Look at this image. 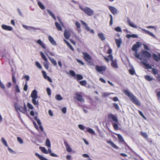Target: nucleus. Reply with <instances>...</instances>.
<instances>
[{
  "mask_svg": "<svg viewBox=\"0 0 160 160\" xmlns=\"http://www.w3.org/2000/svg\"><path fill=\"white\" fill-rule=\"evenodd\" d=\"M123 92L126 95L129 97L130 100L132 102L137 106H140V103L139 100L132 93L127 90H124Z\"/></svg>",
  "mask_w": 160,
  "mask_h": 160,
  "instance_id": "nucleus-1",
  "label": "nucleus"
},
{
  "mask_svg": "<svg viewBox=\"0 0 160 160\" xmlns=\"http://www.w3.org/2000/svg\"><path fill=\"white\" fill-rule=\"evenodd\" d=\"M83 58L87 64L91 66L94 65L93 62L91 61L92 58L91 56L88 53L86 52H83Z\"/></svg>",
  "mask_w": 160,
  "mask_h": 160,
  "instance_id": "nucleus-2",
  "label": "nucleus"
},
{
  "mask_svg": "<svg viewBox=\"0 0 160 160\" xmlns=\"http://www.w3.org/2000/svg\"><path fill=\"white\" fill-rule=\"evenodd\" d=\"M80 8L88 16H92L94 14L93 11L88 7H85L84 8L80 6Z\"/></svg>",
  "mask_w": 160,
  "mask_h": 160,
  "instance_id": "nucleus-3",
  "label": "nucleus"
},
{
  "mask_svg": "<svg viewBox=\"0 0 160 160\" xmlns=\"http://www.w3.org/2000/svg\"><path fill=\"white\" fill-rule=\"evenodd\" d=\"M15 108L16 110H19L23 113H25L27 112V107L25 103H24L23 107L21 106H18L16 103L15 104Z\"/></svg>",
  "mask_w": 160,
  "mask_h": 160,
  "instance_id": "nucleus-4",
  "label": "nucleus"
},
{
  "mask_svg": "<svg viewBox=\"0 0 160 160\" xmlns=\"http://www.w3.org/2000/svg\"><path fill=\"white\" fill-rule=\"evenodd\" d=\"M36 43L39 44L41 46L42 48L44 49V52L46 55L48 57V53H49V52H50V51L48 49H47L46 47V45L42 41H41L40 39H38L36 41Z\"/></svg>",
  "mask_w": 160,
  "mask_h": 160,
  "instance_id": "nucleus-5",
  "label": "nucleus"
},
{
  "mask_svg": "<svg viewBox=\"0 0 160 160\" xmlns=\"http://www.w3.org/2000/svg\"><path fill=\"white\" fill-rule=\"evenodd\" d=\"M74 98L81 102H85V100L82 98V96L81 92H76L75 94V96L74 97Z\"/></svg>",
  "mask_w": 160,
  "mask_h": 160,
  "instance_id": "nucleus-6",
  "label": "nucleus"
},
{
  "mask_svg": "<svg viewBox=\"0 0 160 160\" xmlns=\"http://www.w3.org/2000/svg\"><path fill=\"white\" fill-rule=\"evenodd\" d=\"M110 58V60L111 61V66L114 68H118L117 64V61L116 59L114 60L112 54L109 55L108 56Z\"/></svg>",
  "mask_w": 160,
  "mask_h": 160,
  "instance_id": "nucleus-7",
  "label": "nucleus"
},
{
  "mask_svg": "<svg viewBox=\"0 0 160 160\" xmlns=\"http://www.w3.org/2000/svg\"><path fill=\"white\" fill-rule=\"evenodd\" d=\"M142 55H141V56L142 58L143 56H145L148 58H150L152 57L151 54L148 51L145 50H142Z\"/></svg>",
  "mask_w": 160,
  "mask_h": 160,
  "instance_id": "nucleus-8",
  "label": "nucleus"
},
{
  "mask_svg": "<svg viewBox=\"0 0 160 160\" xmlns=\"http://www.w3.org/2000/svg\"><path fill=\"white\" fill-rule=\"evenodd\" d=\"M108 9L111 13L114 15L117 13L118 10L116 8L112 6H109Z\"/></svg>",
  "mask_w": 160,
  "mask_h": 160,
  "instance_id": "nucleus-9",
  "label": "nucleus"
},
{
  "mask_svg": "<svg viewBox=\"0 0 160 160\" xmlns=\"http://www.w3.org/2000/svg\"><path fill=\"white\" fill-rule=\"evenodd\" d=\"M108 118L109 119H112L113 121L115 122L118 123V120L117 119V117L114 116L112 114H109L108 116Z\"/></svg>",
  "mask_w": 160,
  "mask_h": 160,
  "instance_id": "nucleus-10",
  "label": "nucleus"
},
{
  "mask_svg": "<svg viewBox=\"0 0 160 160\" xmlns=\"http://www.w3.org/2000/svg\"><path fill=\"white\" fill-rule=\"evenodd\" d=\"M1 26L3 29L6 31H11L13 29L12 27L4 24L2 25Z\"/></svg>",
  "mask_w": 160,
  "mask_h": 160,
  "instance_id": "nucleus-11",
  "label": "nucleus"
},
{
  "mask_svg": "<svg viewBox=\"0 0 160 160\" xmlns=\"http://www.w3.org/2000/svg\"><path fill=\"white\" fill-rule=\"evenodd\" d=\"M64 143L66 147L67 151L68 152H71L72 151V149L66 140L64 141Z\"/></svg>",
  "mask_w": 160,
  "mask_h": 160,
  "instance_id": "nucleus-12",
  "label": "nucleus"
},
{
  "mask_svg": "<svg viewBox=\"0 0 160 160\" xmlns=\"http://www.w3.org/2000/svg\"><path fill=\"white\" fill-rule=\"evenodd\" d=\"M37 92V91L36 90H34L32 92L31 96L32 99L38 98V96Z\"/></svg>",
  "mask_w": 160,
  "mask_h": 160,
  "instance_id": "nucleus-13",
  "label": "nucleus"
},
{
  "mask_svg": "<svg viewBox=\"0 0 160 160\" xmlns=\"http://www.w3.org/2000/svg\"><path fill=\"white\" fill-rule=\"evenodd\" d=\"M139 44V42H137V44H134L132 47V50L137 52L138 51V48L140 47Z\"/></svg>",
  "mask_w": 160,
  "mask_h": 160,
  "instance_id": "nucleus-14",
  "label": "nucleus"
},
{
  "mask_svg": "<svg viewBox=\"0 0 160 160\" xmlns=\"http://www.w3.org/2000/svg\"><path fill=\"white\" fill-rule=\"evenodd\" d=\"M42 74H43L44 78L45 79H47L50 82H52V81L51 78L46 74V73L44 71H42Z\"/></svg>",
  "mask_w": 160,
  "mask_h": 160,
  "instance_id": "nucleus-15",
  "label": "nucleus"
},
{
  "mask_svg": "<svg viewBox=\"0 0 160 160\" xmlns=\"http://www.w3.org/2000/svg\"><path fill=\"white\" fill-rule=\"evenodd\" d=\"M64 37L66 39H68L70 37V33L69 31L65 30L64 33Z\"/></svg>",
  "mask_w": 160,
  "mask_h": 160,
  "instance_id": "nucleus-16",
  "label": "nucleus"
},
{
  "mask_svg": "<svg viewBox=\"0 0 160 160\" xmlns=\"http://www.w3.org/2000/svg\"><path fill=\"white\" fill-rule=\"evenodd\" d=\"M98 36L102 41L105 40L106 38L104 34L102 32H100L98 34Z\"/></svg>",
  "mask_w": 160,
  "mask_h": 160,
  "instance_id": "nucleus-17",
  "label": "nucleus"
},
{
  "mask_svg": "<svg viewBox=\"0 0 160 160\" xmlns=\"http://www.w3.org/2000/svg\"><path fill=\"white\" fill-rule=\"evenodd\" d=\"M107 142L110 144L112 147L116 149H118L119 148L113 142L111 141L108 140L107 141Z\"/></svg>",
  "mask_w": 160,
  "mask_h": 160,
  "instance_id": "nucleus-18",
  "label": "nucleus"
},
{
  "mask_svg": "<svg viewBox=\"0 0 160 160\" xmlns=\"http://www.w3.org/2000/svg\"><path fill=\"white\" fill-rule=\"evenodd\" d=\"M153 59L157 61H160V54L158 55L155 54H153L152 55Z\"/></svg>",
  "mask_w": 160,
  "mask_h": 160,
  "instance_id": "nucleus-19",
  "label": "nucleus"
},
{
  "mask_svg": "<svg viewBox=\"0 0 160 160\" xmlns=\"http://www.w3.org/2000/svg\"><path fill=\"white\" fill-rule=\"evenodd\" d=\"M48 40L50 43L53 45H56V43L54 40L53 38L51 36L49 35L48 36Z\"/></svg>",
  "mask_w": 160,
  "mask_h": 160,
  "instance_id": "nucleus-20",
  "label": "nucleus"
},
{
  "mask_svg": "<svg viewBox=\"0 0 160 160\" xmlns=\"http://www.w3.org/2000/svg\"><path fill=\"white\" fill-rule=\"evenodd\" d=\"M127 22L128 24L131 27L134 28H137V26L135 25L133 22H131L129 18H128Z\"/></svg>",
  "mask_w": 160,
  "mask_h": 160,
  "instance_id": "nucleus-21",
  "label": "nucleus"
},
{
  "mask_svg": "<svg viewBox=\"0 0 160 160\" xmlns=\"http://www.w3.org/2000/svg\"><path fill=\"white\" fill-rule=\"evenodd\" d=\"M115 42L117 44V46L118 48L120 47L121 44L122 42V40L121 38L119 39H115Z\"/></svg>",
  "mask_w": 160,
  "mask_h": 160,
  "instance_id": "nucleus-22",
  "label": "nucleus"
},
{
  "mask_svg": "<svg viewBox=\"0 0 160 160\" xmlns=\"http://www.w3.org/2000/svg\"><path fill=\"white\" fill-rule=\"evenodd\" d=\"M142 30L145 32V33L148 34L151 36L155 38V35L153 33L150 32L149 31L144 29H142Z\"/></svg>",
  "mask_w": 160,
  "mask_h": 160,
  "instance_id": "nucleus-23",
  "label": "nucleus"
},
{
  "mask_svg": "<svg viewBox=\"0 0 160 160\" xmlns=\"http://www.w3.org/2000/svg\"><path fill=\"white\" fill-rule=\"evenodd\" d=\"M95 68L96 70H105L106 69V67L105 66H99L97 65H96Z\"/></svg>",
  "mask_w": 160,
  "mask_h": 160,
  "instance_id": "nucleus-24",
  "label": "nucleus"
},
{
  "mask_svg": "<svg viewBox=\"0 0 160 160\" xmlns=\"http://www.w3.org/2000/svg\"><path fill=\"white\" fill-rule=\"evenodd\" d=\"M141 63L147 69H151L152 68V66L148 63H146L143 61H141Z\"/></svg>",
  "mask_w": 160,
  "mask_h": 160,
  "instance_id": "nucleus-25",
  "label": "nucleus"
},
{
  "mask_svg": "<svg viewBox=\"0 0 160 160\" xmlns=\"http://www.w3.org/2000/svg\"><path fill=\"white\" fill-rule=\"evenodd\" d=\"M55 26L57 28L59 31H62V28L61 25L58 22H55Z\"/></svg>",
  "mask_w": 160,
  "mask_h": 160,
  "instance_id": "nucleus-26",
  "label": "nucleus"
},
{
  "mask_svg": "<svg viewBox=\"0 0 160 160\" xmlns=\"http://www.w3.org/2000/svg\"><path fill=\"white\" fill-rule=\"evenodd\" d=\"M81 22L83 25L85 27V29L88 31H89L90 28L88 26L87 24L82 20H81Z\"/></svg>",
  "mask_w": 160,
  "mask_h": 160,
  "instance_id": "nucleus-27",
  "label": "nucleus"
},
{
  "mask_svg": "<svg viewBox=\"0 0 160 160\" xmlns=\"http://www.w3.org/2000/svg\"><path fill=\"white\" fill-rule=\"evenodd\" d=\"M81 22L83 25L85 27V29L88 31H89L90 28L88 26L87 24L82 20H81Z\"/></svg>",
  "mask_w": 160,
  "mask_h": 160,
  "instance_id": "nucleus-28",
  "label": "nucleus"
},
{
  "mask_svg": "<svg viewBox=\"0 0 160 160\" xmlns=\"http://www.w3.org/2000/svg\"><path fill=\"white\" fill-rule=\"evenodd\" d=\"M39 149L43 153L45 154L48 153V152L47 150L44 147H40Z\"/></svg>",
  "mask_w": 160,
  "mask_h": 160,
  "instance_id": "nucleus-29",
  "label": "nucleus"
},
{
  "mask_svg": "<svg viewBox=\"0 0 160 160\" xmlns=\"http://www.w3.org/2000/svg\"><path fill=\"white\" fill-rule=\"evenodd\" d=\"M115 134L117 136L118 139H119L120 141H121L122 142H124V140L122 136L120 134L115 133Z\"/></svg>",
  "mask_w": 160,
  "mask_h": 160,
  "instance_id": "nucleus-30",
  "label": "nucleus"
},
{
  "mask_svg": "<svg viewBox=\"0 0 160 160\" xmlns=\"http://www.w3.org/2000/svg\"><path fill=\"white\" fill-rule=\"evenodd\" d=\"M47 11L49 15H50L54 20H56V18L54 14H53V13L49 10L47 9Z\"/></svg>",
  "mask_w": 160,
  "mask_h": 160,
  "instance_id": "nucleus-31",
  "label": "nucleus"
},
{
  "mask_svg": "<svg viewBox=\"0 0 160 160\" xmlns=\"http://www.w3.org/2000/svg\"><path fill=\"white\" fill-rule=\"evenodd\" d=\"M40 53L42 58L43 59V60L44 61H45V62H47L48 61L47 58L46 57L43 53L42 52H40Z\"/></svg>",
  "mask_w": 160,
  "mask_h": 160,
  "instance_id": "nucleus-32",
  "label": "nucleus"
},
{
  "mask_svg": "<svg viewBox=\"0 0 160 160\" xmlns=\"http://www.w3.org/2000/svg\"><path fill=\"white\" fill-rule=\"evenodd\" d=\"M48 58L50 60L52 63L55 66H56L57 65V63L56 61L53 58H51L49 56H48Z\"/></svg>",
  "mask_w": 160,
  "mask_h": 160,
  "instance_id": "nucleus-33",
  "label": "nucleus"
},
{
  "mask_svg": "<svg viewBox=\"0 0 160 160\" xmlns=\"http://www.w3.org/2000/svg\"><path fill=\"white\" fill-rule=\"evenodd\" d=\"M37 98L32 99V102L33 104L35 105H37L38 107L39 105L38 101H36Z\"/></svg>",
  "mask_w": 160,
  "mask_h": 160,
  "instance_id": "nucleus-34",
  "label": "nucleus"
},
{
  "mask_svg": "<svg viewBox=\"0 0 160 160\" xmlns=\"http://www.w3.org/2000/svg\"><path fill=\"white\" fill-rule=\"evenodd\" d=\"M75 78L76 79L77 81H78L83 79V77L82 75L78 74L76 76V77H75Z\"/></svg>",
  "mask_w": 160,
  "mask_h": 160,
  "instance_id": "nucleus-35",
  "label": "nucleus"
},
{
  "mask_svg": "<svg viewBox=\"0 0 160 160\" xmlns=\"http://www.w3.org/2000/svg\"><path fill=\"white\" fill-rule=\"evenodd\" d=\"M144 77L145 79L148 81H150L153 80V78H152L148 75L144 76Z\"/></svg>",
  "mask_w": 160,
  "mask_h": 160,
  "instance_id": "nucleus-36",
  "label": "nucleus"
},
{
  "mask_svg": "<svg viewBox=\"0 0 160 160\" xmlns=\"http://www.w3.org/2000/svg\"><path fill=\"white\" fill-rule=\"evenodd\" d=\"M38 4L39 7L42 10H43L45 9V8L44 5L39 1L38 2Z\"/></svg>",
  "mask_w": 160,
  "mask_h": 160,
  "instance_id": "nucleus-37",
  "label": "nucleus"
},
{
  "mask_svg": "<svg viewBox=\"0 0 160 160\" xmlns=\"http://www.w3.org/2000/svg\"><path fill=\"white\" fill-rule=\"evenodd\" d=\"M48 153H49L50 154V155L52 157H58V156L56 154H54V153H52L51 150L50 148H48Z\"/></svg>",
  "mask_w": 160,
  "mask_h": 160,
  "instance_id": "nucleus-38",
  "label": "nucleus"
},
{
  "mask_svg": "<svg viewBox=\"0 0 160 160\" xmlns=\"http://www.w3.org/2000/svg\"><path fill=\"white\" fill-rule=\"evenodd\" d=\"M87 130L84 131V132H88L89 133L92 134H95L94 131L91 128H87Z\"/></svg>",
  "mask_w": 160,
  "mask_h": 160,
  "instance_id": "nucleus-39",
  "label": "nucleus"
},
{
  "mask_svg": "<svg viewBox=\"0 0 160 160\" xmlns=\"http://www.w3.org/2000/svg\"><path fill=\"white\" fill-rule=\"evenodd\" d=\"M46 145L49 148H50L51 145V143L50 141L47 138V139L46 141Z\"/></svg>",
  "mask_w": 160,
  "mask_h": 160,
  "instance_id": "nucleus-40",
  "label": "nucleus"
},
{
  "mask_svg": "<svg viewBox=\"0 0 160 160\" xmlns=\"http://www.w3.org/2000/svg\"><path fill=\"white\" fill-rule=\"evenodd\" d=\"M134 56L137 58L139 59L142 60L143 59V58L141 56V57H140V55L138 53L136 52V53L134 54Z\"/></svg>",
  "mask_w": 160,
  "mask_h": 160,
  "instance_id": "nucleus-41",
  "label": "nucleus"
},
{
  "mask_svg": "<svg viewBox=\"0 0 160 160\" xmlns=\"http://www.w3.org/2000/svg\"><path fill=\"white\" fill-rule=\"evenodd\" d=\"M1 141L3 143V144L6 147H8V145L6 141L4 139V138H2L1 139Z\"/></svg>",
  "mask_w": 160,
  "mask_h": 160,
  "instance_id": "nucleus-42",
  "label": "nucleus"
},
{
  "mask_svg": "<svg viewBox=\"0 0 160 160\" xmlns=\"http://www.w3.org/2000/svg\"><path fill=\"white\" fill-rule=\"evenodd\" d=\"M79 83L82 86H85L87 84V83L86 81L83 80L80 81L79 82Z\"/></svg>",
  "mask_w": 160,
  "mask_h": 160,
  "instance_id": "nucleus-43",
  "label": "nucleus"
},
{
  "mask_svg": "<svg viewBox=\"0 0 160 160\" xmlns=\"http://www.w3.org/2000/svg\"><path fill=\"white\" fill-rule=\"evenodd\" d=\"M113 126L114 129L115 130H118V126L117 123H113Z\"/></svg>",
  "mask_w": 160,
  "mask_h": 160,
  "instance_id": "nucleus-44",
  "label": "nucleus"
},
{
  "mask_svg": "<svg viewBox=\"0 0 160 160\" xmlns=\"http://www.w3.org/2000/svg\"><path fill=\"white\" fill-rule=\"evenodd\" d=\"M56 98L58 100H61L62 99V98L60 95H57L55 96Z\"/></svg>",
  "mask_w": 160,
  "mask_h": 160,
  "instance_id": "nucleus-45",
  "label": "nucleus"
},
{
  "mask_svg": "<svg viewBox=\"0 0 160 160\" xmlns=\"http://www.w3.org/2000/svg\"><path fill=\"white\" fill-rule=\"evenodd\" d=\"M69 73L74 78L76 77V74L74 71H69Z\"/></svg>",
  "mask_w": 160,
  "mask_h": 160,
  "instance_id": "nucleus-46",
  "label": "nucleus"
},
{
  "mask_svg": "<svg viewBox=\"0 0 160 160\" xmlns=\"http://www.w3.org/2000/svg\"><path fill=\"white\" fill-rule=\"evenodd\" d=\"M12 81L14 83H16V79L15 77L14 74L13 73L12 74Z\"/></svg>",
  "mask_w": 160,
  "mask_h": 160,
  "instance_id": "nucleus-47",
  "label": "nucleus"
},
{
  "mask_svg": "<svg viewBox=\"0 0 160 160\" xmlns=\"http://www.w3.org/2000/svg\"><path fill=\"white\" fill-rule=\"evenodd\" d=\"M35 65L36 67H37L39 69H41L42 68V67L38 62H36Z\"/></svg>",
  "mask_w": 160,
  "mask_h": 160,
  "instance_id": "nucleus-48",
  "label": "nucleus"
},
{
  "mask_svg": "<svg viewBox=\"0 0 160 160\" xmlns=\"http://www.w3.org/2000/svg\"><path fill=\"white\" fill-rule=\"evenodd\" d=\"M141 134L142 136L144 138H148V136L147 133L145 132H141Z\"/></svg>",
  "mask_w": 160,
  "mask_h": 160,
  "instance_id": "nucleus-49",
  "label": "nucleus"
},
{
  "mask_svg": "<svg viewBox=\"0 0 160 160\" xmlns=\"http://www.w3.org/2000/svg\"><path fill=\"white\" fill-rule=\"evenodd\" d=\"M109 16L110 18V25L111 26L113 23V17L112 15L110 14Z\"/></svg>",
  "mask_w": 160,
  "mask_h": 160,
  "instance_id": "nucleus-50",
  "label": "nucleus"
},
{
  "mask_svg": "<svg viewBox=\"0 0 160 160\" xmlns=\"http://www.w3.org/2000/svg\"><path fill=\"white\" fill-rule=\"evenodd\" d=\"M27 106L28 108L31 109H33V107L32 105L30 103L28 102L27 103Z\"/></svg>",
  "mask_w": 160,
  "mask_h": 160,
  "instance_id": "nucleus-51",
  "label": "nucleus"
},
{
  "mask_svg": "<svg viewBox=\"0 0 160 160\" xmlns=\"http://www.w3.org/2000/svg\"><path fill=\"white\" fill-rule=\"evenodd\" d=\"M75 25L78 28H80L81 27L80 24L77 21L76 22Z\"/></svg>",
  "mask_w": 160,
  "mask_h": 160,
  "instance_id": "nucleus-52",
  "label": "nucleus"
},
{
  "mask_svg": "<svg viewBox=\"0 0 160 160\" xmlns=\"http://www.w3.org/2000/svg\"><path fill=\"white\" fill-rule=\"evenodd\" d=\"M115 30L118 32H122V30L121 28L119 27H118L116 28L115 29Z\"/></svg>",
  "mask_w": 160,
  "mask_h": 160,
  "instance_id": "nucleus-53",
  "label": "nucleus"
},
{
  "mask_svg": "<svg viewBox=\"0 0 160 160\" xmlns=\"http://www.w3.org/2000/svg\"><path fill=\"white\" fill-rule=\"evenodd\" d=\"M15 88L16 92H20V90L18 86L17 85H15Z\"/></svg>",
  "mask_w": 160,
  "mask_h": 160,
  "instance_id": "nucleus-54",
  "label": "nucleus"
},
{
  "mask_svg": "<svg viewBox=\"0 0 160 160\" xmlns=\"http://www.w3.org/2000/svg\"><path fill=\"white\" fill-rule=\"evenodd\" d=\"M79 128L81 130H84L85 128V127L81 124H79L78 125Z\"/></svg>",
  "mask_w": 160,
  "mask_h": 160,
  "instance_id": "nucleus-55",
  "label": "nucleus"
},
{
  "mask_svg": "<svg viewBox=\"0 0 160 160\" xmlns=\"http://www.w3.org/2000/svg\"><path fill=\"white\" fill-rule=\"evenodd\" d=\"M17 141H18L19 142V143L21 144H22L23 142V141L22 139L20 138L19 137H17Z\"/></svg>",
  "mask_w": 160,
  "mask_h": 160,
  "instance_id": "nucleus-56",
  "label": "nucleus"
},
{
  "mask_svg": "<svg viewBox=\"0 0 160 160\" xmlns=\"http://www.w3.org/2000/svg\"><path fill=\"white\" fill-rule=\"evenodd\" d=\"M57 18L59 23H60V24L62 26L63 25V23L62 22L60 18L58 16L57 17Z\"/></svg>",
  "mask_w": 160,
  "mask_h": 160,
  "instance_id": "nucleus-57",
  "label": "nucleus"
},
{
  "mask_svg": "<svg viewBox=\"0 0 160 160\" xmlns=\"http://www.w3.org/2000/svg\"><path fill=\"white\" fill-rule=\"evenodd\" d=\"M110 94L108 92H103L102 94V96L104 97H106L110 95Z\"/></svg>",
  "mask_w": 160,
  "mask_h": 160,
  "instance_id": "nucleus-58",
  "label": "nucleus"
},
{
  "mask_svg": "<svg viewBox=\"0 0 160 160\" xmlns=\"http://www.w3.org/2000/svg\"><path fill=\"white\" fill-rule=\"evenodd\" d=\"M138 113H139V114L144 119H146V118L145 117L144 115L143 114V113H142V112L140 111H138Z\"/></svg>",
  "mask_w": 160,
  "mask_h": 160,
  "instance_id": "nucleus-59",
  "label": "nucleus"
},
{
  "mask_svg": "<svg viewBox=\"0 0 160 160\" xmlns=\"http://www.w3.org/2000/svg\"><path fill=\"white\" fill-rule=\"evenodd\" d=\"M47 91L48 95L49 96H50L51 95V90L49 88H47Z\"/></svg>",
  "mask_w": 160,
  "mask_h": 160,
  "instance_id": "nucleus-60",
  "label": "nucleus"
},
{
  "mask_svg": "<svg viewBox=\"0 0 160 160\" xmlns=\"http://www.w3.org/2000/svg\"><path fill=\"white\" fill-rule=\"evenodd\" d=\"M113 105L115 108H116L117 110L119 109V107L117 104H116V103H113Z\"/></svg>",
  "mask_w": 160,
  "mask_h": 160,
  "instance_id": "nucleus-61",
  "label": "nucleus"
},
{
  "mask_svg": "<svg viewBox=\"0 0 160 160\" xmlns=\"http://www.w3.org/2000/svg\"><path fill=\"white\" fill-rule=\"evenodd\" d=\"M76 60H77V62H78L79 63H80V64H82V65H84V63L83 62H82V61L81 60H80L77 59H76Z\"/></svg>",
  "mask_w": 160,
  "mask_h": 160,
  "instance_id": "nucleus-62",
  "label": "nucleus"
},
{
  "mask_svg": "<svg viewBox=\"0 0 160 160\" xmlns=\"http://www.w3.org/2000/svg\"><path fill=\"white\" fill-rule=\"evenodd\" d=\"M66 107H63L62 110V112L64 113H65L66 112Z\"/></svg>",
  "mask_w": 160,
  "mask_h": 160,
  "instance_id": "nucleus-63",
  "label": "nucleus"
},
{
  "mask_svg": "<svg viewBox=\"0 0 160 160\" xmlns=\"http://www.w3.org/2000/svg\"><path fill=\"white\" fill-rule=\"evenodd\" d=\"M143 46H144V48L145 49L147 50H149V48L147 45H146V44H144Z\"/></svg>",
  "mask_w": 160,
  "mask_h": 160,
  "instance_id": "nucleus-64",
  "label": "nucleus"
}]
</instances>
